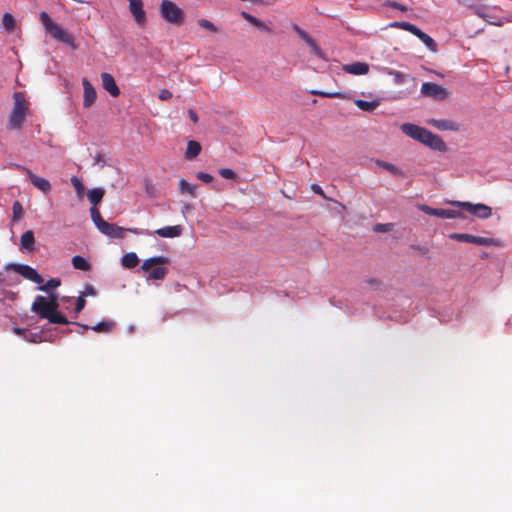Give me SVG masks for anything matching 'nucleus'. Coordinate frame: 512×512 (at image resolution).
Here are the masks:
<instances>
[{"instance_id":"43","label":"nucleus","mask_w":512,"mask_h":512,"mask_svg":"<svg viewBox=\"0 0 512 512\" xmlns=\"http://www.w3.org/2000/svg\"><path fill=\"white\" fill-rule=\"evenodd\" d=\"M219 174L225 179H235L236 173L229 168H221Z\"/></svg>"},{"instance_id":"7","label":"nucleus","mask_w":512,"mask_h":512,"mask_svg":"<svg viewBox=\"0 0 512 512\" xmlns=\"http://www.w3.org/2000/svg\"><path fill=\"white\" fill-rule=\"evenodd\" d=\"M451 205L461 207L468 211L469 213L481 218L487 219L492 215L491 207L485 204H472L470 202H462V201H451Z\"/></svg>"},{"instance_id":"51","label":"nucleus","mask_w":512,"mask_h":512,"mask_svg":"<svg viewBox=\"0 0 512 512\" xmlns=\"http://www.w3.org/2000/svg\"><path fill=\"white\" fill-rule=\"evenodd\" d=\"M311 189L314 193L326 198L325 194H324V191L322 190V188L318 185V184H313L311 186Z\"/></svg>"},{"instance_id":"24","label":"nucleus","mask_w":512,"mask_h":512,"mask_svg":"<svg viewBox=\"0 0 512 512\" xmlns=\"http://www.w3.org/2000/svg\"><path fill=\"white\" fill-rule=\"evenodd\" d=\"M200 152H201V145L199 142H197L195 140H190L187 143V149L185 152L186 159L192 160V159L196 158L200 154Z\"/></svg>"},{"instance_id":"18","label":"nucleus","mask_w":512,"mask_h":512,"mask_svg":"<svg viewBox=\"0 0 512 512\" xmlns=\"http://www.w3.org/2000/svg\"><path fill=\"white\" fill-rule=\"evenodd\" d=\"M82 85L84 89L83 106L89 108L96 101L97 93L93 85L86 78L82 80Z\"/></svg>"},{"instance_id":"28","label":"nucleus","mask_w":512,"mask_h":512,"mask_svg":"<svg viewBox=\"0 0 512 512\" xmlns=\"http://www.w3.org/2000/svg\"><path fill=\"white\" fill-rule=\"evenodd\" d=\"M354 103L360 110L366 112H372L379 106L378 101H366L362 99H357Z\"/></svg>"},{"instance_id":"30","label":"nucleus","mask_w":512,"mask_h":512,"mask_svg":"<svg viewBox=\"0 0 512 512\" xmlns=\"http://www.w3.org/2000/svg\"><path fill=\"white\" fill-rule=\"evenodd\" d=\"M72 265L75 269L81 271H88L91 268L90 263L80 255H76L72 258Z\"/></svg>"},{"instance_id":"11","label":"nucleus","mask_w":512,"mask_h":512,"mask_svg":"<svg viewBox=\"0 0 512 512\" xmlns=\"http://www.w3.org/2000/svg\"><path fill=\"white\" fill-rule=\"evenodd\" d=\"M11 268L23 276L24 278L36 283V284H42L44 279L43 277L32 267L24 264H12Z\"/></svg>"},{"instance_id":"50","label":"nucleus","mask_w":512,"mask_h":512,"mask_svg":"<svg viewBox=\"0 0 512 512\" xmlns=\"http://www.w3.org/2000/svg\"><path fill=\"white\" fill-rule=\"evenodd\" d=\"M387 5L389 7H392V8H395V9H399L401 11H407V7L402 5L401 3H398V2H388Z\"/></svg>"},{"instance_id":"3","label":"nucleus","mask_w":512,"mask_h":512,"mask_svg":"<svg viewBox=\"0 0 512 512\" xmlns=\"http://www.w3.org/2000/svg\"><path fill=\"white\" fill-rule=\"evenodd\" d=\"M159 11L161 17L174 26H181L185 21V12L171 0H162Z\"/></svg>"},{"instance_id":"20","label":"nucleus","mask_w":512,"mask_h":512,"mask_svg":"<svg viewBox=\"0 0 512 512\" xmlns=\"http://www.w3.org/2000/svg\"><path fill=\"white\" fill-rule=\"evenodd\" d=\"M343 71L353 75H366L369 72V65L364 62H353L342 66Z\"/></svg>"},{"instance_id":"10","label":"nucleus","mask_w":512,"mask_h":512,"mask_svg":"<svg viewBox=\"0 0 512 512\" xmlns=\"http://www.w3.org/2000/svg\"><path fill=\"white\" fill-rule=\"evenodd\" d=\"M419 209L428 215L437 216L443 219L464 218V215L457 210L432 208L428 205H421L419 206Z\"/></svg>"},{"instance_id":"35","label":"nucleus","mask_w":512,"mask_h":512,"mask_svg":"<svg viewBox=\"0 0 512 512\" xmlns=\"http://www.w3.org/2000/svg\"><path fill=\"white\" fill-rule=\"evenodd\" d=\"M15 24H16V23H15V19H14V17H13L10 13H5V14L3 15V18H2V25H3V27H4L7 31H9V32L13 31V30H14V28H15Z\"/></svg>"},{"instance_id":"49","label":"nucleus","mask_w":512,"mask_h":512,"mask_svg":"<svg viewBox=\"0 0 512 512\" xmlns=\"http://www.w3.org/2000/svg\"><path fill=\"white\" fill-rule=\"evenodd\" d=\"M172 97V93L168 89H162L159 93V98L161 100H168Z\"/></svg>"},{"instance_id":"2","label":"nucleus","mask_w":512,"mask_h":512,"mask_svg":"<svg viewBox=\"0 0 512 512\" xmlns=\"http://www.w3.org/2000/svg\"><path fill=\"white\" fill-rule=\"evenodd\" d=\"M32 312L36 313L40 318L47 319L53 324H70L62 313H54L47 301V298L41 295L35 297L31 306Z\"/></svg>"},{"instance_id":"42","label":"nucleus","mask_w":512,"mask_h":512,"mask_svg":"<svg viewBox=\"0 0 512 512\" xmlns=\"http://www.w3.org/2000/svg\"><path fill=\"white\" fill-rule=\"evenodd\" d=\"M12 211H13V219L14 220H17V219H19L22 216L23 209H22L21 204L18 201H16L13 204Z\"/></svg>"},{"instance_id":"14","label":"nucleus","mask_w":512,"mask_h":512,"mask_svg":"<svg viewBox=\"0 0 512 512\" xmlns=\"http://www.w3.org/2000/svg\"><path fill=\"white\" fill-rule=\"evenodd\" d=\"M421 143L430 147L431 149L441 151V152L446 151V149H447V146H446L445 142L442 140V138L436 134H433L429 130L426 131L425 136Z\"/></svg>"},{"instance_id":"55","label":"nucleus","mask_w":512,"mask_h":512,"mask_svg":"<svg viewBox=\"0 0 512 512\" xmlns=\"http://www.w3.org/2000/svg\"><path fill=\"white\" fill-rule=\"evenodd\" d=\"M415 248H416V249H417L421 254H423V255L427 254V253H428V251H429V249H428L427 247H425V246H420V245H418V246H415Z\"/></svg>"},{"instance_id":"25","label":"nucleus","mask_w":512,"mask_h":512,"mask_svg":"<svg viewBox=\"0 0 512 512\" xmlns=\"http://www.w3.org/2000/svg\"><path fill=\"white\" fill-rule=\"evenodd\" d=\"M178 189L181 194H188L193 198H195L197 196L196 186L187 182L185 179L179 180Z\"/></svg>"},{"instance_id":"27","label":"nucleus","mask_w":512,"mask_h":512,"mask_svg":"<svg viewBox=\"0 0 512 512\" xmlns=\"http://www.w3.org/2000/svg\"><path fill=\"white\" fill-rule=\"evenodd\" d=\"M241 15L245 20H247L249 23H251L253 26L257 27L258 29L267 31V32L270 31L269 27L266 24H264L260 19L256 18L255 16H253L247 12H244V11L241 13Z\"/></svg>"},{"instance_id":"39","label":"nucleus","mask_w":512,"mask_h":512,"mask_svg":"<svg viewBox=\"0 0 512 512\" xmlns=\"http://www.w3.org/2000/svg\"><path fill=\"white\" fill-rule=\"evenodd\" d=\"M293 30L299 35L300 38H302L307 44L312 42V38L310 35H308L302 28H300L298 25H293Z\"/></svg>"},{"instance_id":"40","label":"nucleus","mask_w":512,"mask_h":512,"mask_svg":"<svg viewBox=\"0 0 512 512\" xmlns=\"http://www.w3.org/2000/svg\"><path fill=\"white\" fill-rule=\"evenodd\" d=\"M71 183H72L73 187L75 188L76 192L78 193V195H82L83 191H84V186H83L81 180L78 177L73 176L71 178Z\"/></svg>"},{"instance_id":"9","label":"nucleus","mask_w":512,"mask_h":512,"mask_svg":"<svg viewBox=\"0 0 512 512\" xmlns=\"http://www.w3.org/2000/svg\"><path fill=\"white\" fill-rule=\"evenodd\" d=\"M421 93L435 100H444L449 95L446 88L432 82H424L421 86Z\"/></svg>"},{"instance_id":"36","label":"nucleus","mask_w":512,"mask_h":512,"mask_svg":"<svg viewBox=\"0 0 512 512\" xmlns=\"http://www.w3.org/2000/svg\"><path fill=\"white\" fill-rule=\"evenodd\" d=\"M197 23L201 28H203L211 33H218V31H219V29L211 21H209L207 19H199L197 21Z\"/></svg>"},{"instance_id":"5","label":"nucleus","mask_w":512,"mask_h":512,"mask_svg":"<svg viewBox=\"0 0 512 512\" xmlns=\"http://www.w3.org/2000/svg\"><path fill=\"white\" fill-rule=\"evenodd\" d=\"M166 263H168L167 257H164V256L152 257V258L146 259L143 262L141 269L145 272L149 271V276H148L149 279L163 280L167 274V269L165 267H156L151 270V268L155 265H164Z\"/></svg>"},{"instance_id":"12","label":"nucleus","mask_w":512,"mask_h":512,"mask_svg":"<svg viewBox=\"0 0 512 512\" xmlns=\"http://www.w3.org/2000/svg\"><path fill=\"white\" fill-rule=\"evenodd\" d=\"M401 131L408 137L422 142L427 129L412 123H404L400 127Z\"/></svg>"},{"instance_id":"52","label":"nucleus","mask_w":512,"mask_h":512,"mask_svg":"<svg viewBox=\"0 0 512 512\" xmlns=\"http://www.w3.org/2000/svg\"><path fill=\"white\" fill-rule=\"evenodd\" d=\"M188 114H189V117H190V119H191V121L193 123H197L198 122V116H197V114H196V112L194 110H189Z\"/></svg>"},{"instance_id":"41","label":"nucleus","mask_w":512,"mask_h":512,"mask_svg":"<svg viewBox=\"0 0 512 512\" xmlns=\"http://www.w3.org/2000/svg\"><path fill=\"white\" fill-rule=\"evenodd\" d=\"M308 45L311 47L312 52L317 57H319L321 59H325L323 51L321 50V48L317 45V43L314 40H312V42H310Z\"/></svg>"},{"instance_id":"33","label":"nucleus","mask_w":512,"mask_h":512,"mask_svg":"<svg viewBox=\"0 0 512 512\" xmlns=\"http://www.w3.org/2000/svg\"><path fill=\"white\" fill-rule=\"evenodd\" d=\"M310 93L312 95H317V96H320V97H325V98H345V94L342 93V92H325V91H320V90H311Z\"/></svg>"},{"instance_id":"58","label":"nucleus","mask_w":512,"mask_h":512,"mask_svg":"<svg viewBox=\"0 0 512 512\" xmlns=\"http://www.w3.org/2000/svg\"><path fill=\"white\" fill-rule=\"evenodd\" d=\"M129 231H131V232H133V233L137 234V231H136L135 229H129Z\"/></svg>"},{"instance_id":"23","label":"nucleus","mask_w":512,"mask_h":512,"mask_svg":"<svg viewBox=\"0 0 512 512\" xmlns=\"http://www.w3.org/2000/svg\"><path fill=\"white\" fill-rule=\"evenodd\" d=\"M35 246V237L32 230H27L21 236V250L31 251Z\"/></svg>"},{"instance_id":"47","label":"nucleus","mask_w":512,"mask_h":512,"mask_svg":"<svg viewBox=\"0 0 512 512\" xmlns=\"http://www.w3.org/2000/svg\"><path fill=\"white\" fill-rule=\"evenodd\" d=\"M86 305V300L83 296H79L77 298L76 306H75V312L80 313Z\"/></svg>"},{"instance_id":"32","label":"nucleus","mask_w":512,"mask_h":512,"mask_svg":"<svg viewBox=\"0 0 512 512\" xmlns=\"http://www.w3.org/2000/svg\"><path fill=\"white\" fill-rule=\"evenodd\" d=\"M114 328V323L111 321H101L91 327V329L98 333H109Z\"/></svg>"},{"instance_id":"21","label":"nucleus","mask_w":512,"mask_h":512,"mask_svg":"<svg viewBox=\"0 0 512 512\" xmlns=\"http://www.w3.org/2000/svg\"><path fill=\"white\" fill-rule=\"evenodd\" d=\"M182 231L183 228L181 225H175L159 228L155 231V233L163 238H175L179 237L182 234Z\"/></svg>"},{"instance_id":"15","label":"nucleus","mask_w":512,"mask_h":512,"mask_svg":"<svg viewBox=\"0 0 512 512\" xmlns=\"http://www.w3.org/2000/svg\"><path fill=\"white\" fill-rule=\"evenodd\" d=\"M129 10L134 17V20L139 24L143 25L146 22V13L143 9L142 0H128Z\"/></svg>"},{"instance_id":"4","label":"nucleus","mask_w":512,"mask_h":512,"mask_svg":"<svg viewBox=\"0 0 512 512\" xmlns=\"http://www.w3.org/2000/svg\"><path fill=\"white\" fill-rule=\"evenodd\" d=\"M14 106L9 116V126L12 129H20L24 120L28 103L21 92H16L13 95Z\"/></svg>"},{"instance_id":"34","label":"nucleus","mask_w":512,"mask_h":512,"mask_svg":"<svg viewBox=\"0 0 512 512\" xmlns=\"http://www.w3.org/2000/svg\"><path fill=\"white\" fill-rule=\"evenodd\" d=\"M61 284L60 279L58 278H51L49 279L44 285L39 287V290L43 292H50L51 290L56 289Z\"/></svg>"},{"instance_id":"1","label":"nucleus","mask_w":512,"mask_h":512,"mask_svg":"<svg viewBox=\"0 0 512 512\" xmlns=\"http://www.w3.org/2000/svg\"><path fill=\"white\" fill-rule=\"evenodd\" d=\"M39 18L45 30L54 39L69 45L72 49L77 48L74 37L64 30L58 23L54 22L46 12H41Z\"/></svg>"},{"instance_id":"22","label":"nucleus","mask_w":512,"mask_h":512,"mask_svg":"<svg viewBox=\"0 0 512 512\" xmlns=\"http://www.w3.org/2000/svg\"><path fill=\"white\" fill-rule=\"evenodd\" d=\"M428 124L436 127L439 130L444 131H456L458 130V125L450 120H437V119H430L427 121Z\"/></svg>"},{"instance_id":"46","label":"nucleus","mask_w":512,"mask_h":512,"mask_svg":"<svg viewBox=\"0 0 512 512\" xmlns=\"http://www.w3.org/2000/svg\"><path fill=\"white\" fill-rule=\"evenodd\" d=\"M393 228V224L386 223V224H377L374 228L376 232H389Z\"/></svg>"},{"instance_id":"8","label":"nucleus","mask_w":512,"mask_h":512,"mask_svg":"<svg viewBox=\"0 0 512 512\" xmlns=\"http://www.w3.org/2000/svg\"><path fill=\"white\" fill-rule=\"evenodd\" d=\"M453 240L460 242L473 243L480 246H498L499 241L495 238L474 236L467 233H452L449 236Z\"/></svg>"},{"instance_id":"44","label":"nucleus","mask_w":512,"mask_h":512,"mask_svg":"<svg viewBox=\"0 0 512 512\" xmlns=\"http://www.w3.org/2000/svg\"><path fill=\"white\" fill-rule=\"evenodd\" d=\"M365 283L374 290H379L382 287V281L377 278H370Z\"/></svg>"},{"instance_id":"29","label":"nucleus","mask_w":512,"mask_h":512,"mask_svg":"<svg viewBox=\"0 0 512 512\" xmlns=\"http://www.w3.org/2000/svg\"><path fill=\"white\" fill-rule=\"evenodd\" d=\"M376 164L379 167L387 170L388 172H390L394 176H400V177L404 176L403 171L400 168H398L397 166H395L394 164L385 162L383 160H376Z\"/></svg>"},{"instance_id":"16","label":"nucleus","mask_w":512,"mask_h":512,"mask_svg":"<svg viewBox=\"0 0 512 512\" xmlns=\"http://www.w3.org/2000/svg\"><path fill=\"white\" fill-rule=\"evenodd\" d=\"M101 81L103 88L112 96L118 97L120 95V89L117 86L114 77L107 72L101 73Z\"/></svg>"},{"instance_id":"57","label":"nucleus","mask_w":512,"mask_h":512,"mask_svg":"<svg viewBox=\"0 0 512 512\" xmlns=\"http://www.w3.org/2000/svg\"><path fill=\"white\" fill-rule=\"evenodd\" d=\"M15 331H16V333H18V334H20V333L22 332V330H21V329H19V328H16V329H15Z\"/></svg>"},{"instance_id":"54","label":"nucleus","mask_w":512,"mask_h":512,"mask_svg":"<svg viewBox=\"0 0 512 512\" xmlns=\"http://www.w3.org/2000/svg\"><path fill=\"white\" fill-rule=\"evenodd\" d=\"M476 14H477L478 16H480L481 18H483V19L487 20L488 15L485 13V11H484V9H483V8H479V9H477Z\"/></svg>"},{"instance_id":"6","label":"nucleus","mask_w":512,"mask_h":512,"mask_svg":"<svg viewBox=\"0 0 512 512\" xmlns=\"http://www.w3.org/2000/svg\"><path fill=\"white\" fill-rule=\"evenodd\" d=\"M392 27L401 28L405 31L410 32L414 36H416L418 39H420L425 46L432 52L437 51V44L436 42L426 33H424L421 29H419L414 24H411L409 22H394L391 24Z\"/></svg>"},{"instance_id":"13","label":"nucleus","mask_w":512,"mask_h":512,"mask_svg":"<svg viewBox=\"0 0 512 512\" xmlns=\"http://www.w3.org/2000/svg\"><path fill=\"white\" fill-rule=\"evenodd\" d=\"M421 143L430 147L431 149L441 151V152L446 151V149H447V146H446L445 142L442 140V138L436 134H433L429 130L426 131L425 136Z\"/></svg>"},{"instance_id":"45","label":"nucleus","mask_w":512,"mask_h":512,"mask_svg":"<svg viewBox=\"0 0 512 512\" xmlns=\"http://www.w3.org/2000/svg\"><path fill=\"white\" fill-rule=\"evenodd\" d=\"M196 177H197V179H199L200 181H202L204 183H210L213 181V176L208 173H205V172H198L196 174Z\"/></svg>"},{"instance_id":"26","label":"nucleus","mask_w":512,"mask_h":512,"mask_svg":"<svg viewBox=\"0 0 512 512\" xmlns=\"http://www.w3.org/2000/svg\"><path fill=\"white\" fill-rule=\"evenodd\" d=\"M139 258L134 252H130L125 254L121 259V264L123 267L131 269L138 265Z\"/></svg>"},{"instance_id":"17","label":"nucleus","mask_w":512,"mask_h":512,"mask_svg":"<svg viewBox=\"0 0 512 512\" xmlns=\"http://www.w3.org/2000/svg\"><path fill=\"white\" fill-rule=\"evenodd\" d=\"M98 230L103 233L104 235L110 237V238H123L125 229L112 223H108L105 221Z\"/></svg>"},{"instance_id":"56","label":"nucleus","mask_w":512,"mask_h":512,"mask_svg":"<svg viewBox=\"0 0 512 512\" xmlns=\"http://www.w3.org/2000/svg\"><path fill=\"white\" fill-rule=\"evenodd\" d=\"M84 331L90 329V327L88 325H82V324H78Z\"/></svg>"},{"instance_id":"38","label":"nucleus","mask_w":512,"mask_h":512,"mask_svg":"<svg viewBox=\"0 0 512 512\" xmlns=\"http://www.w3.org/2000/svg\"><path fill=\"white\" fill-rule=\"evenodd\" d=\"M47 301H48V304H49L51 310L54 313H60L58 311L59 303H58V296H57V294L51 293L49 298L47 299Z\"/></svg>"},{"instance_id":"37","label":"nucleus","mask_w":512,"mask_h":512,"mask_svg":"<svg viewBox=\"0 0 512 512\" xmlns=\"http://www.w3.org/2000/svg\"><path fill=\"white\" fill-rule=\"evenodd\" d=\"M91 218L97 227V229L105 222V220L102 218L99 210L96 207H92L90 209Z\"/></svg>"},{"instance_id":"19","label":"nucleus","mask_w":512,"mask_h":512,"mask_svg":"<svg viewBox=\"0 0 512 512\" xmlns=\"http://www.w3.org/2000/svg\"><path fill=\"white\" fill-rule=\"evenodd\" d=\"M25 172L28 175V178L30 182L40 191L47 194L51 190V184L50 182L42 177L37 176L36 174L32 173L29 169L23 168Z\"/></svg>"},{"instance_id":"53","label":"nucleus","mask_w":512,"mask_h":512,"mask_svg":"<svg viewBox=\"0 0 512 512\" xmlns=\"http://www.w3.org/2000/svg\"><path fill=\"white\" fill-rule=\"evenodd\" d=\"M85 295H95L96 292H95V289L93 286L91 285H87L86 288H85V292H84Z\"/></svg>"},{"instance_id":"48","label":"nucleus","mask_w":512,"mask_h":512,"mask_svg":"<svg viewBox=\"0 0 512 512\" xmlns=\"http://www.w3.org/2000/svg\"><path fill=\"white\" fill-rule=\"evenodd\" d=\"M392 74L395 76V81L398 84L403 83L406 80V78H407L406 74H404L402 72H399V71H395Z\"/></svg>"},{"instance_id":"31","label":"nucleus","mask_w":512,"mask_h":512,"mask_svg":"<svg viewBox=\"0 0 512 512\" xmlns=\"http://www.w3.org/2000/svg\"><path fill=\"white\" fill-rule=\"evenodd\" d=\"M88 199L94 205L99 204L104 196V190L102 188H94L88 192Z\"/></svg>"}]
</instances>
